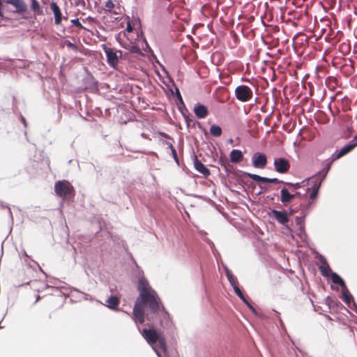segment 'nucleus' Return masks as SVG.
<instances>
[{
	"mask_svg": "<svg viewBox=\"0 0 357 357\" xmlns=\"http://www.w3.org/2000/svg\"><path fill=\"white\" fill-rule=\"evenodd\" d=\"M146 304L148 305L149 308L151 312H157L160 308V301L158 294H139L133 307V316L136 324L144 323V308Z\"/></svg>",
	"mask_w": 357,
	"mask_h": 357,
	"instance_id": "1",
	"label": "nucleus"
},
{
	"mask_svg": "<svg viewBox=\"0 0 357 357\" xmlns=\"http://www.w3.org/2000/svg\"><path fill=\"white\" fill-rule=\"evenodd\" d=\"M142 335L158 357H160V351L164 352L167 351L166 341L156 330L144 328Z\"/></svg>",
	"mask_w": 357,
	"mask_h": 357,
	"instance_id": "2",
	"label": "nucleus"
},
{
	"mask_svg": "<svg viewBox=\"0 0 357 357\" xmlns=\"http://www.w3.org/2000/svg\"><path fill=\"white\" fill-rule=\"evenodd\" d=\"M135 268L132 272L133 278L138 279L137 289L139 294H157L156 291L149 285L148 280L144 275L143 271L135 263Z\"/></svg>",
	"mask_w": 357,
	"mask_h": 357,
	"instance_id": "3",
	"label": "nucleus"
},
{
	"mask_svg": "<svg viewBox=\"0 0 357 357\" xmlns=\"http://www.w3.org/2000/svg\"><path fill=\"white\" fill-rule=\"evenodd\" d=\"M56 195L63 200H70L75 196V190L72 184L66 180L58 181L54 184Z\"/></svg>",
	"mask_w": 357,
	"mask_h": 357,
	"instance_id": "4",
	"label": "nucleus"
},
{
	"mask_svg": "<svg viewBox=\"0 0 357 357\" xmlns=\"http://www.w3.org/2000/svg\"><path fill=\"white\" fill-rule=\"evenodd\" d=\"M234 94L238 100L243 102L250 100L253 96L252 89L246 85L238 86L234 91Z\"/></svg>",
	"mask_w": 357,
	"mask_h": 357,
	"instance_id": "5",
	"label": "nucleus"
},
{
	"mask_svg": "<svg viewBox=\"0 0 357 357\" xmlns=\"http://www.w3.org/2000/svg\"><path fill=\"white\" fill-rule=\"evenodd\" d=\"M104 52L107 57V63L112 68H114L118 62L119 59L121 56V51H115L110 47H104Z\"/></svg>",
	"mask_w": 357,
	"mask_h": 357,
	"instance_id": "6",
	"label": "nucleus"
},
{
	"mask_svg": "<svg viewBox=\"0 0 357 357\" xmlns=\"http://www.w3.org/2000/svg\"><path fill=\"white\" fill-rule=\"evenodd\" d=\"M5 3L13 8L14 13L23 15L28 10V6L24 0H5Z\"/></svg>",
	"mask_w": 357,
	"mask_h": 357,
	"instance_id": "7",
	"label": "nucleus"
},
{
	"mask_svg": "<svg viewBox=\"0 0 357 357\" xmlns=\"http://www.w3.org/2000/svg\"><path fill=\"white\" fill-rule=\"evenodd\" d=\"M268 215L271 218L282 225H286L289 221V215L285 211L271 209L268 213Z\"/></svg>",
	"mask_w": 357,
	"mask_h": 357,
	"instance_id": "8",
	"label": "nucleus"
},
{
	"mask_svg": "<svg viewBox=\"0 0 357 357\" xmlns=\"http://www.w3.org/2000/svg\"><path fill=\"white\" fill-rule=\"evenodd\" d=\"M275 170L280 174L287 173L290 168L289 161L284 158H277L274 160Z\"/></svg>",
	"mask_w": 357,
	"mask_h": 357,
	"instance_id": "9",
	"label": "nucleus"
},
{
	"mask_svg": "<svg viewBox=\"0 0 357 357\" xmlns=\"http://www.w3.org/2000/svg\"><path fill=\"white\" fill-rule=\"evenodd\" d=\"M252 165L255 168L264 169L267 163V158L265 154L257 152L252 157Z\"/></svg>",
	"mask_w": 357,
	"mask_h": 357,
	"instance_id": "10",
	"label": "nucleus"
},
{
	"mask_svg": "<svg viewBox=\"0 0 357 357\" xmlns=\"http://www.w3.org/2000/svg\"><path fill=\"white\" fill-rule=\"evenodd\" d=\"M302 195L299 192H295L292 193L290 190L283 188L280 190V202L283 204L290 202L291 199L298 197L301 198Z\"/></svg>",
	"mask_w": 357,
	"mask_h": 357,
	"instance_id": "11",
	"label": "nucleus"
},
{
	"mask_svg": "<svg viewBox=\"0 0 357 357\" xmlns=\"http://www.w3.org/2000/svg\"><path fill=\"white\" fill-rule=\"evenodd\" d=\"M357 146V143L351 140L348 144L344 145L340 151H336L333 154V160H337L349 153Z\"/></svg>",
	"mask_w": 357,
	"mask_h": 357,
	"instance_id": "12",
	"label": "nucleus"
},
{
	"mask_svg": "<svg viewBox=\"0 0 357 357\" xmlns=\"http://www.w3.org/2000/svg\"><path fill=\"white\" fill-rule=\"evenodd\" d=\"M342 299L349 306V307H350L352 310H354L355 308L357 312L356 304L354 302L351 303V300L353 298L352 296L349 294V290L347 288V287L342 289Z\"/></svg>",
	"mask_w": 357,
	"mask_h": 357,
	"instance_id": "13",
	"label": "nucleus"
},
{
	"mask_svg": "<svg viewBox=\"0 0 357 357\" xmlns=\"http://www.w3.org/2000/svg\"><path fill=\"white\" fill-rule=\"evenodd\" d=\"M324 179L325 178L322 175H319V172H318L311 178H307V183L311 185V188H315L317 186L318 190H319Z\"/></svg>",
	"mask_w": 357,
	"mask_h": 357,
	"instance_id": "14",
	"label": "nucleus"
},
{
	"mask_svg": "<svg viewBox=\"0 0 357 357\" xmlns=\"http://www.w3.org/2000/svg\"><path fill=\"white\" fill-rule=\"evenodd\" d=\"M194 112L198 119H204L208 115V109L206 107L199 102L195 105Z\"/></svg>",
	"mask_w": 357,
	"mask_h": 357,
	"instance_id": "15",
	"label": "nucleus"
},
{
	"mask_svg": "<svg viewBox=\"0 0 357 357\" xmlns=\"http://www.w3.org/2000/svg\"><path fill=\"white\" fill-rule=\"evenodd\" d=\"M50 8L54 15V22L56 24H59L61 22L62 15L59 7L56 2H52L50 4Z\"/></svg>",
	"mask_w": 357,
	"mask_h": 357,
	"instance_id": "16",
	"label": "nucleus"
},
{
	"mask_svg": "<svg viewBox=\"0 0 357 357\" xmlns=\"http://www.w3.org/2000/svg\"><path fill=\"white\" fill-rule=\"evenodd\" d=\"M195 169L202 174L204 176H207L210 174L209 169L199 160L196 159L194 162Z\"/></svg>",
	"mask_w": 357,
	"mask_h": 357,
	"instance_id": "17",
	"label": "nucleus"
},
{
	"mask_svg": "<svg viewBox=\"0 0 357 357\" xmlns=\"http://www.w3.org/2000/svg\"><path fill=\"white\" fill-rule=\"evenodd\" d=\"M119 302V298L116 296H111L106 300L107 306L112 310L117 309Z\"/></svg>",
	"mask_w": 357,
	"mask_h": 357,
	"instance_id": "18",
	"label": "nucleus"
},
{
	"mask_svg": "<svg viewBox=\"0 0 357 357\" xmlns=\"http://www.w3.org/2000/svg\"><path fill=\"white\" fill-rule=\"evenodd\" d=\"M321 261L322 264L319 266V270L321 273V275L324 277H328L331 275V268L328 264L326 262V260L321 257Z\"/></svg>",
	"mask_w": 357,
	"mask_h": 357,
	"instance_id": "19",
	"label": "nucleus"
},
{
	"mask_svg": "<svg viewBox=\"0 0 357 357\" xmlns=\"http://www.w3.org/2000/svg\"><path fill=\"white\" fill-rule=\"evenodd\" d=\"M243 158V153L241 150L233 149L230 153L231 162L236 163L240 162Z\"/></svg>",
	"mask_w": 357,
	"mask_h": 357,
	"instance_id": "20",
	"label": "nucleus"
},
{
	"mask_svg": "<svg viewBox=\"0 0 357 357\" xmlns=\"http://www.w3.org/2000/svg\"><path fill=\"white\" fill-rule=\"evenodd\" d=\"M218 163L224 169L226 172L230 171L231 165L227 157L221 156L218 161Z\"/></svg>",
	"mask_w": 357,
	"mask_h": 357,
	"instance_id": "21",
	"label": "nucleus"
},
{
	"mask_svg": "<svg viewBox=\"0 0 357 357\" xmlns=\"http://www.w3.org/2000/svg\"><path fill=\"white\" fill-rule=\"evenodd\" d=\"M331 280L334 284H339L342 287V288L346 287V284L344 282V280L341 278V277L336 273H331Z\"/></svg>",
	"mask_w": 357,
	"mask_h": 357,
	"instance_id": "22",
	"label": "nucleus"
},
{
	"mask_svg": "<svg viewBox=\"0 0 357 357\" xmlns=\"http://www.w3.org/2000/svg\"><path fill=\"white\" fill-rule=\"evenodd\" d=\"M31 9L34 12L35 15H40L43 14V10L37 0H31Z\"/></svg>",
	"mask_w": 357,
	"mask_h": 357,
	"instance_id": "23",
	"label": "nucleus"
},
{
	"mask_svg": "<svg viewBox=\"0 0 357 357\" xmlns=\"http://www.w3.org/2000/svg\"><path fill=\"white\" fill-rule=\"evenodd\" d=\"M1 214H3L4 215H6L8 218L9 219L11 224H13V214L11 211V208L7 206H4L1 203Z\"/></svg>",
	"mask_w": 357,
	"mask_h": 357,
	"instance_id": "24",
	"label": "nucleus"
},
{
	"mask_svg": "<svg viewBox=\"0 0 357 357\" xmlns=\"http://www.w3.org/2000/svg\"><path fill=\"white\" fill-rule=\"evenodd\" d=\"M305 182V180L303 181L301 183H290V182H286L284 183V185H288L290 187V191L292 193H295V192H298L297 190L301 188V184L304 183Z\"/></svg>",
	"mask_w": 357,
	"mask_h": 357,
	"instance_id": "25",
	"label": "nucleus"
},
{
	"mask_svg": "<svg viewBox=\"0 0 357 357\" xmlns=\"http://www.w3.org/2000/svg\"><path fill=\"white\" fill-rule=\"evenodd\" d=\"M335 160H333V155L331 156V158L328 160V161L327 162L325 167L319 171V175H322L324 178H326L330 168H331V164L333 163V161H335Z\"/></svg>",
	"mask_w": 357,
	"mask_h": 357,
	"instance_id": "26",
	"label": "nucleus"
},
{
	"mask_svg": "<svg viewBox=\"0 0 357 357\" xmlns=\"http://www.w3.org/2000/svg\"><path fill=\"white\" fill-rule=\"evenodd\" d=\"M210 132L214 137H220L222 135V128L217 125H212L210 128Z\"/></svg>",
	"mask_w": 357,
	"mask_h": 357,
	"instance_id": "27",
	"label": "nucleus"
},
{
	"mask_svg": "<svg viewBox=\"0 0 357 357\" xmlns=\"http://www.w3.org/2000/svg\"><path fill=\"white\" fill-rule=\"evenodd\" d=\"M243 174L250 178H252V180L257 181V182H263L264 183L265 181V177H263V176H259L257 174H251V173H248V172H244Z\"/></svg>",
	"mask_w": 357,
	"mask_h": 357,
	"instance_id": "28",
	"label": "nucleus"
},
{
	"mask_svg": "<svg viewBox=\"0 0 357 357\" xmlns=\"http://www.w3.org/2000/svg\"><path fill=\"white\" fill-rule=\"evenodd\" d=\"M128 50L132 53H135V54H140L141 53L140 48L137 45H130Z\"/></svg>",
	"mask_w": 357,
	"mask_h": 357,
	"instance_id": "29",
	"label": "nucleus"
},
{
	"mask_svg": "<svg viewBox=\"0 0 357 357\" xmlns=\"http://www.w3.org/2000/svg\"><path fill=\"white\" fill-rule=\"evenodd\" d=\"M264 183H283L284 184V183H285V182L283 181H280V180H279L277 178H270L265 177Z\"/></svg>",
	"mask_w": 357,
	"mask_h": 357,
	"instance_id": "30",
	"label": "nucleus"
},
{
	"mask_svg": "<svg viewBox=\"0 0 357 357\" xmlns=\"http://www.w3.org/2000/svg\"><path fill=\"white\" fill-rule=\"evenodd\" d=\"M229 284L234 287L235 285H238V281L235 276L233 275L227 278Z\"/></svg>",
	"mask_w": 357,
	"mask_h": 357,
	"instance_id": "31",
	"label": "nucleus"
},
{
	"mask_svg": "<svg viewBox=\"0 0 357 357\" xmlns=\"http://www.w3.org/2000/svg\"><path fill=\"white\" fill-rule=\"evenodd\" d=\"M311 189H312V192L310 194V199H314L317 197V196L318 195L319 190H318L317 186L315 188H311Z\"/></svg>",
	"mask_w": 357,
	"mask_h": 357,
	"instance_id": "32",
	"label": "nucleus"
},
{
	"mask_svg": "<svg viewBox=\"0 0 357 357\" xmlns=\"http://www.w3.org/2000/svg\"><path fill=\"white\" fill-rule=\"evenodd\" d=\"M71 23L81 29H85L77 18L71 20Z\"/></svg>",
	"mask_w": 357,
	"mask_h": 357,
	"instance_id": "33",
	"label": "nucleus"
},
{
	"mask_svg": "<svg viewBox=\"0 0 357 357\" xmlns=\"http://www.w3.org/2000/svg\"><path fill=\"white\" fill-rule=\"evenodd\" d=\"M20 255L23 256L24 257L25 262L29 264V261L31 260V259H30V257L26 254V252L24 249H22L21 250V252H20Z\"/></svg>",
	"mask_w": 357,
	"mask_h": 357,
	"instance_id": "34",
	"label": "nucleus"
},
{
	"mask_svg": "<svg viewBox=\"0 0 357 357\" xmlns=\"http://www.w3.org/2000/svg\"><path fill=\"white\" fill-rule=\"evenodd\" d=\"M105 7L109 10H112L114 7V4L112 0H107L105 3Z\"/></svg>",
	"mask_w": 357,
	"mask_h": 357,
	"instance_id": "35",
	"label": "nucleus"
},
{
	"mask_svg": "<svg viewBox=\"0 0 357 357\" xmlns=\"http://www.w3.org/2000/svg\"><path fill=\"white\" fill-rule=\"evenodd\" d=\"M171 152H172V155L174 158V161L178 165V156H177V153H176V151L175 148H172V149L171 150Z\"/></svg>",
	"mask_w": 357,
	"mask_h": 357,
	"instance_id": "36",
	"label": "nucleus"
},
{
	"mask_svg": "<svg viewBox=\"0 0 357 357\" xmlns=\"http://www.w3.org/2000/svg\"><path fill=\"white\" fill-rule=\"evenodd\" d=\"M176 97L179 101V103H181V105H184V102L183 101V99H182V96L181 95V93L179 91V90L178 89H176Z\"/></svg>",
	"mask_w": 357,
	"mask_h": 357,
	"instance_id": "37",
	"label": "nucleus"
},
{
	"mask_svg": "<svg viewBox=\"0 0 357 357\" xmlns=\"http://www.w3.org/2000/svg\"><path fill=\"white\" fill-rule=\"evenodd\" d=\"M234 291L236 295L241 294L242 291L238 287V285H235L234 287Z\"/></svg>",
	"mask_w": 357,
	"mask_h": 357,
	"instance_id": "38",
	"label": "nucleus"
},
{
	"mask_svg": "<svg viewBox=\"0 0 357 357\" xmlns=\"http://www.w3.org/2000/svg\"><path fill=\"white\" fill-rule=\"evenodd\" d=\"M249 309L255 314L257 313V311L255 310V308L250 303V302L246 305Z\"/></svg>",
	"mask_w": 357,
	"mask_h": 357,
	"instance_id": "39",
	"label": "nucleus"
},
{
	"mask_svg": "<svg viewBox=\"0 0 357 357\" xmlns=\"http://www.w3.org/2000/svg\"><path fill=\"white\" fill-rule=\"evenodd\" d=\"M225 272L227 278H228L229 277H230L233 275L229 268H226V271H225Z\"/></svg>",
	"mask_w": 357,
	"mask_h": 357,
	"instance_id": "40",
	"label": "nucleus"
},
{
	"mask_svg": "<svg viewBox=\"0 0 357 357\" xmlns=\"http://www.w3.org/2000/svg\"><path fill=\"white\" fill-rule=\"evenodd\" d=\"M207 242L208 243L209 245L211 246L212 251L215 254V250H214L215 245H214L212 241H211L210 240H208Z\"/></svg>",
	"mask_w": 357,
	"mask_h": 357,
	"instance_id": "41",
	"label": "nucleus"
},
{
	"mask_svg": "<svg viewBox=\"0 0 357 357\" xmlns=\"http://www.w3.org/2000/svg\"><path fill=\"white\" fill-rule=\"evenodd\" d=\"M164 143L167 146V147H168L170 150H172V148H174V147L173 146L172 144L170 142H167V141H166V142H165Z\"/></svg>",
	"mask_w": 357,
	"mask_h": 357,
	"instance_id": "42",
	"label": "nucleus"
},
{
	"mask_svg": "<svg viewBox=\"0 0 357 357\" xmlns=\"http://www.w3.org/2000/svg\"><path fill=\"white\" fill-rule=\"evenodd\" d=\"M67 46L68 47L75 48V45L70 42H68Z\"/></svg>",
	"mask_w": 357,
	"mask_h": 357,
	"instance_id": "43",
	"label": "nucleus"
},
{
	"mask_svg": "<svg viewBox=\"0 0 357 357\" xmlns=\"http://www.w3.org/2000/svg\"><path fill=\"white\" fill-rule=\"evenodd\" d=\"M20 119H21V121H22V123L24 125V126L26 127V120H25L24 117L21 116V118H20Z\"/></svg>",
	"mask_w": 357,
	"mask_h": 357,
	"instance_id": "44",
	"label": "nucleus"
},
{
	"mask_svg": "<svg viewBox=\"0 0 357 357\" xmlns=\"http://www.w3.org/2000/svg\"><path fill=\"white\" fill-rule=\"evenodd\" d=\"M127 30L128 31H131L132 30V27L131 26V25L130 24H128L127 26Z\"/></svg>",
	"mask_w": 357,
	"mask_h": 357,
	"instance_id": "45",
	"label": "nucleus"
},
{
	"mask_svg": "<svg viewBox=\"0 0 357 357\" xmlns=\"http://www.w3.org/2000/svg\"><path fill=\"white\" fill-rule=\"evenodd\" d=\"M59 282V280H55L54 282H51V281H50V282L51 284H52L53 285H57Z\"/></svg>",
	"mask_w": 357,
	"mask_h": 357,
	"instance_id": "46",
	"label": "nucleus"
},
{
	"mask_svg": "<svg viewBox=\"0 0 357 357\" xmlns=\"http://www.w3.org/2000/svg\"><path fill=\"white\" fill-rule=\"evenodd\" d=\"M301 221H302L301 218H296L297 224L301 225Z\"/></svg>",
	"mask_w": 357,
	"mask_h": 357,
	"instance_id": "47",
	"label": "nucleus"
},
{
	"mask_svg": "<svg viewBox=\"0 0 357 357\" xmlns=\"http://www.w3.org/2000/svg\"><path fill=\"white\" fill-rule=\"evenodd\" d=\"M237 296L239 297V298H240L241 301L243 299V298H245V296H244V295H243V293H241V294H238V295H237Z\"/></svg>",
	"mask_w": 357,
	"mask_h": 357,
	"instance_id": "48",
	"label": "nucleus"
},
{
	"mask_svg": "<svg viewBox=\"0 0 357 357\" xmlns=\"http://www.w3.org/2000/svg\"><path fill=\"white\" fill-rule=\"evenodd\" d=\"M237 296L239 297V298H240L241 301L243 299V298H245V296H244V295H243V293H241V294H238V295H237Z\"/></svg>",
	"mask_w": 357,
	"mask_h": 357,
	"instance_id": "49",
	"label": "nucleus"
},
{
	"mask_svg": "<svg viewBox=\"0 0 357 357\" xmlns=\"http://www.w3.org/2000/svg\"><path fill=\"white\" fill-rule=\"evenodd\" d=\"M222 267L224 269V271H226V268H229L227 266L223 263H222Z\"/></svg>",
	"mask_w": 357,
	"mask_h": 357,
	"instance_id": "50",
	"label": "nucleus"
},
{
	"mask_svg": "<svg viewBox=\"0 0 357 357\" xmlns=\"http://www.w3.org/2000/svg\"><path fill=\"white\" fill-rule=\"evenodd\" d=\"M242 301H243L245 305H247V304L249 303V301L246 299V298H245H245H243V299L242 300Z\"/></svg>",
	"mask_w": 357,
	"mask_h": 357,
	"instance_id": "51",
	"label": "nucleus"
},
{
	"mask_svg": "<svg viewBox=\"0 0 357 357\" xmlns=\"http://www.w3.org/2000/svg\"><path fill=\"white\" fill-rule=\"evenodd\" d=\"M39 299H40V296H37V298H36V300L35 303H36L37 301H39Z\"/></svg>",
	"mask_w": 357,
	"mask_h": 357,
	"instance_id": "52",
	"label": "nucleus"
},
{
	"mask_svg": "<svg viewBox=\"0 0 357 357\" xmlns=\"http://www.w3.org/2000/svg\"><path fill=\"white\" fill-rule=\"evenodd\" d=\"M329 300H330V298L328 297V298H326V302H328Z\"/></svg>",
	"mask_w": 357,
	"mask_h": 357,
	"instance_id": "53",
	"label": "nucleus"
},
{
	"mask_svg": "<svg viewBox=\"0 0 357 357\" xmlns=\"http://www.w3.org/2000/svg\"><path fill=\"white\" fill-rule=\"evenodd\" d=\"M1 251L3 250V245L1 244Z\"/></svg>",
	"mask_w": 357,
	"mask_h": 357,
	"instance_id": "54",
	"label": "nucleus"
}]
</instances>
